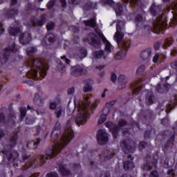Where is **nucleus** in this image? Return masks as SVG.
I'll return each instance as SVG.
<instances>
[{"instance_id":"nucleus-16","label":"nucleus","mask_w":177,"mask_h":177,"mask_svg":"<svg viewBox=\"0 0 177 177\" xmlns=\"http://www.w3.org/2000/svg\"><path fill=\"white\" fill-rule=\"evenodd\" d=\"M46 22V14H43L40 17V19L31 18L30 23L32 27H42Z\"/></svg>"},{"instance_id":"nucleus-13","label":"nucleus","mask_w":177,"mask_h":177,"mask_svg":"<svg viewBox=\"0 0 177 177\" xmlns=\"http://www.w3.org/2000/svg\"><path fill=\"white\" fill-rule=\"evenodd\" d=\"M139 119L144 122V124H146L147 127H149V125L147 124H150L151 121H153L156 119V115L154 114V112L153 111H149L147 112V115L140 113L139 115Z\"/></svg>"},{"instance_id":"nucleus-43","label":"nucleus","mask_w":177,"mask_h":177,"mask_svg":"<svg viewBox=\"0 0 177 177\" xmlns=\"http://www.w3.org/2000/svg\"><path fill=\"white\" fill-rule=\"evenodd\" d=\"M126 125H128V122H127L125 119H121L118 122V127H119L120 129L122 128V127H126Z\"/></svg>"},{"instance_id":"nucleus-22","label":"nucleus","mask_w":177,"mask_h":177,"mask_svg":"<svg viewBox=\"0 0 177 177\" xmlns=\"http://www.w3.org/2000/svg\"><path fill=\"white\" fill-rule=\"evenodd\" d=\"M162 10V6L160 5H156L153 3L149 9V12L151 16H158V14L161 13Z\"/></svg>"},{"instance_id":"nucleus-42","label":"nucleus","mask_w":177,"mask_h":177,"mask_svg":"<svg viewBox=\"0 0 177 177\" xmlns=\"http://www.w3.org/2000/svg\"><path fill=\"white\" fill-rule=\"evenodd\" d=\"M83 91H84V92H85V93H86L88 92H91L92 91V86H91V84H89L88 82L86 83L83 88Z\"/></svg>"},{"instance_id":"nucleus-10","label":"nucleus","mask_w":177,"mask_h":177,"mask_svg":"<svg viewBox=\"0 0 177 177\" xmlns=\"http://www.w3.org/2000/svg\"><path fill=\"white\" fill-rule=\"evenodd\" d=\"M143 82H145V77H142L131 84L130 89L133 95H138V93L142 91V88H143Z\"/></svg>"},{"instance_id":"nucleus-55","label":"nucleus","mask_w":177,"mask_h":177,"mask_svg":"<svg viewBox=\"0 0 177 177\" xmlns=\"http://www.w3.org/2000/svg\"><path fill=\"white\" fill-rule=\"evenodd\" d=\"M46 177H59V174L56 171H50L46 175Z\"/></svg>"},{"instance_id":"nucleus-4","label":"nucleus","mask_w":177,"mask_h":177,"mask_svg":"<svg viewBox=\"0 0 177 177\" xmlns=\"http://www.w3.org/2000/svg\"><path fill=\"white\" fill-rule=\"evenodd\" d=\"M120 23H121V20L117 21L116 32L114 35V39L116 41L118 48H120V50L115 55V59H116V60H122V59L127 56L128 49L131 48V40L128 39L122 41L124 35V32H122V27H121Z\"/></svg>"},{"instance_id":"nucleus-34","label":"nucleus","mask_w":177,"mask_h":177,"mask_svg":"<svg viewBox=\"0 0 177 177\" xmlns=\"http://www.w3.org/2000/svg\"><path fill=\"white\" fill-rule=\"evenodd\" d=\"M154 99L156 98L151 92L148 93L147 95H146V102L147 104H153L154 103Z\"/></svg>"},{"instance_id":"nucleus-51","label":"nucleus","mask_w":177,"mask_h":177,"mask_svg":"<svg viewBox=\"0 0 177 177\" xmlns=\"http://www.w3.org/2000/svg\"><path fill=\"white\" fill-rule=\"evenodd\" d=\"M146 146H147V142L146 141H142L138 144V149L143 150Z\"/></svg>"},{"instance_id":"nucleus-59","label":"nucleus","mask_w":177,"mask_h":177,"mask_svg":"<svg viewBox=\"0 0 177 177\" xmlns=\"http://www.w3.org/2000/svg\"><path fill=\"white\" fill-rule=\"evenodd\" d=\"M70 30L73 31L75 34L77 32H80V28L75 26H71L70 28Z\"/></svg>"},{"instance_id":"nucleus-28","label":"nucleus","mask_w":177,"mask_h":177,"mask_svg":"<svg viewBox=\"0 0 177 177\" xmlns=\"http://www.w3.org/2000/svg\"><path fill=\"white\" fill-rule=\"evenodd\" d=\"M150 56H151V48H147L140 54V57L142 60H147Z\"/></svg>"},{"instance_id":"nucleus-12","label":"nucleus","mask_w":177,"mask_h":177,"mask_svg":"<svg viewBox=\"0 0 177 177\" xmlns=\"http://www.w3.org/2000/svg\"><path fill=\"white\" fill-rule=\"evenodd\" d=\"M97 140L99 145H103L109 142V134L103 129L97 131Z\"/></svg>"},{"instance_id":"nucleus-8","label":"nucleus","mask_w":177,"mask_h":177,"mask_svg":"<svg viewBox=\"0 0 177 177\" xmlns=\"http://www.w3.org/2000/svg\"><path fill=\"white\" fill-rule=\"evenodd\" d=\"M19 46L16 45L15 43L3 49L4 53L0 55L1 64H6L9 60V57H10V53H16V52H19Z\"/></svg>"},{"instance_id":"nucleus-56","label":"nucleus","mask_w":177,"mask_h":177,"mask_svg":"<svg viewBox=\"0 0 177 177\" xmlns=\"http://www.w3.org/2000/svg\"><path fill=\"white\" fill-rule=\"evenodd\" d=\"M167 175L169 177H176V174H175V170H174V169L168 170Z\"/></svg>"},{"instance_id":"nucleus-6","label":"nucleus","mask_w":177,"mask_h":177,"mask_svg":"<svg viewBox=\"0 0 177 177\" xmlns=\"http://www.w3.org/2000/svg\"><path fill=\"white\" fill-rule=\"evenodd\" d=\"M95 32H91L87 36L86 41L93 48H100L102 46V41L104 44L109 42V40L106 39L103 33L97 32V30H95Z\"/></svg>"},{"instance_id":"nucleus-46","label":"nucleus","mask_w":177,"mask_h":177,"mask_svg":"<svg viewBox=\"0 0 177 177\" xmlns=\"http://www.w3.org/2000/svg\"><path fill=\"white\" fill-rule=\"evenodd\" d=\"M145 68H146L145 65L140 66L136 71V75H142L143 71H145Z\"/></svg>"},{"instance_id":"nucleus-31","label":"nucleus","mask_w":177,"mask_h":177,"mask_svg":"<svg viewBox=\"0 0 177 177\" xmlns=\"http://www.w3.org/2000/svg\"><path fill=\"white\" fill-rule=\"evenodd\" d=\"M151 129L149 130H147L144 133V139L147 140V139H150V136H151V133L156 135V129L153 128L150 126Z\"/></svg>"},{"instance_id":"nucleus-48","label":"nucleus","mask_w":177,"mask_h":177,"mask_svg":"<svg viewBox=\"0 0 177 177\" xmlns=\"http://www.w3.org/2000/svg\"><path fill=\"white\" fill-rule=\"evenodd\" d=\"M34 162L30 160L29 162L26 163V165L22 167L23 171H27V169H30L32 165H33Z\"/></svg>"},{"instance_id":"nucleus-54","label":"nucleus","mask_w":177,"mask_h":177,"mask_svg":"<svg viewBox=\"0 0 177 177\" xmlns=\"http://www.w3.org/2000/svg\"><path fill=\"white\" fill-rule=\"evenodd\" d=\"M68 2L71 5H80L82 3V0H69Z\"/></svg>"},{"instance_id":"nucleus-5","label":"nucleus","mask_w":177,"mask_h":177,"mask_svg":"<svg viewBox=\"0 0 177 177\" xmlns=\"http://www.w3.org/2000/svg\"><path fill=\"white\" fill-rule=\"evenodd\" d=\"M20 133V128L17 131H14V135L11 136L10 144L4 145L3 149L0 151L3 155V157H6L8 160V165H10L11 162H13L14 167L17 168L19 165L16 163L19 158V152L16 151H12V149L17 145V140L19 139V133Z\"/></svg>"},{"instance_id":"nucleus-35","label":"nucleus","mask_w":177,"mask_h":177,"mask_svg":"<svg viewBox=\"0 0 177 177\" xmlns=\"http://www.w3.org/2000/svg\"><path fill=\"white\" fill-rule=\"evenodd\" d=\"M19 32H20L19 27H10V29H9L10 35L16 37V35H18Z\"/></svg>"},{"instance_id":"nucleus-1","label":"nucleus","mask_w":177,"mask_h":177,"mask_svg":"<svg viewBox=\"0 0 177 177\" xmlns=\"http://www.w3.org/2000/svg\"><path fill=\"white\" fill-rule=\"evenodd\" d=\"M71 121V119L67 120V127L62 138H60V133H62V131L60 130V123L57 122L55 124L50 135L51 140H53L55 146H51L48 148L46 150L45 155L40 154L37 156L38 160H39L41 163L45 164L46 160H50V158L56 157L57 154H60L62 150H63V149H64V147L74 139L75 137L74 135V130H73V128L70 126Z\"/></svg>"},{"instance_id":"nucleus-21","label":"nucleus","mask_w":177,"mask_h":177,"mask_svg":"<svg viewBox=\"0 0 177 177\" xmlns=\"http://www.w3.org/2000/svg\"><path fill=\"white\" fill-rule=\"evenodd\" d=\"M19 41L21 45H27V44H30L31 41V34L28 32H24L20 35Z\"/></svg>"},{"instance_id":"nucleus-30","label":"nucleus","mask_w":177,"mask_h":177,"mask_svg":"<svg viewBox=\"0 0 177 177\" xmlns=\"http://www.w3.org/2000/svg\"><path fill=\"white\" fill-rule=\"evenodd\" d=\"M84 24L85 26H86V27L95 28V27H96V19L95 18H91L88 20L84 21Z\"/></svg>"},{"instance_id":"nucleus-14","label":"nucleus","mask_w":177,"mask_h":177,"mask_svg":"<svg viewBox=\"0 0 177 177\" xmlns=\"http://www.w3.org/2000/svg\"><path fill=\"white\" fill-rule=\"evenodd\" d=\"M120 147H122L124 153L126 154H131L135 153V147L131 146L129 140H124L120 142Z\"/></svg>"},{"instance_id":"nucleus-11","label":"nucleus","mask_w":177,"mask_h":177,"mask_svg":"<svg viewBox=\"0 0 177 177\" xmlns=\"http://www.w3.org/2000/svg\"><path fill=\"white\" fill-rule=\"evenodd\" d=\"M171 8V13L173 15V19H171L169 22L170 27H174V26H177V1L174 4H171L170 7L167 6L166 9L169 12V9Z\"/></svg>"},{"instance_id":"nucleus-24","label":"nucleus","mask_w":177,"mask_h":177,"mask_svg":"<svg viewBox=\"0 0 177 177\" xmlns=\"http://www.w3.org/2000/svg\"><path fill=\"white\" fill-rule=\"evenodd\" d=\"M112 8L115 10L116 16H121L122 15L123 8L121 3H115Z\"/></svg>"},{"instance_id":"nucleus-45","label":"nucleus","mask_w":177,"mask_h":177,"mask_svg":"<svg viewBox=\"0 0 177 177\" xmlns=\"http://www.w3.org/2000/svg\"><path fill=\"white\" fill-rule=\"evenodd\" d=\"M132 6H142V0H130Z\"/></svg>"},{"instance_id":"nucleus-18","label":"nucleus","mask_w":177,"mask_h":177,"mask_svg":"<svg viewBox=\"0 0 177 177\" xmlns=\"http://www.w3.org/2000/svg\"><path fill=\"white\" fill-rule=\"evenodd\" d=\"M127 158H129V160L123 162V168L124 171H132V169H133V167H135V164L133 163V157H132V155L129 154L127 155Z\"/></svg>"},{"instance_id":"nucleus-23","label":"nucleus","mask_w":177,"mask_h":177,"mask_svg":"<svg viewBox=\"0 0 177 177\" xmlns=\"http://www.w3.org/2000/svg\"><path fill=\"white\" fill-rule=\"evenodd\" d=\"M158 160L157 159H153L151 162H147L144 163V168L147 171H151L153 168H157V164Z\"/></svg>"},{"instance_id":"nucleus-49","label":"nucleus","mask_w":177,"mask_h":177,"mask_svg":"<svg viewBox=\"0 0 177 177\" xmlns=\"http://www.w3.org/2000/svg\"><path fill=\"white\" fill-rule=\"evenodd\" d=\"M55 22H53V21L49 22L46 25L47 30L52 31V30H53V28H55Z\"/></svg>"},{"instance_id":"nucleus-9","label":"nucleus","mask_w":177,"mask_h":177,"mask_svg":"<svg viewBox=\"0 0 177 177\" xmlns=\"http://www.w3.org/2000/svg\"><path fill=\"white\" fill-rule=\"evenodd\" d=\"M15 5H17V0H12L10 8L3 10L6 19H13L15 15L19 13V10H17V8H13Z\"/></svg>"},{"instance_id":"nucleus-25","label":"nucleus","mask_w":177,"mask_h":177,"mask_svg":"<svg viewBox=\"0 0 177 177\" xmlns=\"http://www.w3.org/2000/svg\"><path fill=\"white\" fill-rule=\"evenodd\" d=\"M55 62L57 64V68L61 74H64L66 73V65L62 62V59H55Z\"/></svg>"},{"instance_id":"nucleus-53","label":"nucleus","mask_w":177,"mask_h":177,"mask_svg":"<svg viewBox=\"0 0 177 177\" xmlns=\"http://www.w3.org/2000/svg\"><path fill=\"white\" fill-rule=\"evenodd\" d=\"M115 103H117V100H111L109 102H107L106 104V106L108 107V108H104V109H109L112 106H114V104H115Z\"/></svg>"},{"instance_id":"nucleus-26","label":"nucleus","mask_w":177,"mask_h":177,"mask_svg":"<svg viewBox=\"0 0 177 177\" xmlns=\"http://www.w3.org/2000/svg\"><path fill=\"white\" fill-rule=\"evenodd\" d=\"M118 82L120 84L118 86L119 89H124L127 86V81L125 80V75H120L118 77Z\"/></svg>"},{"instance_id":"nucleus-27","label":"nucleus","mask_w":177,"mask_h":177,"mask_svg":"<svg viewBox=\"0 0 177 177\" xmlns=\"http://www.w3.org/2000/svg\"><path fill=\"white\" fill-rule=\"evenodd\" d=\"M176 133H173L172 136L168 140L167 142L165 145L164 147L162 148L163 151L165 153L169 146H172L174 145V142H175Z\"/></svg>"},{"instance_id":"nucleus-36","label":"nucleus","mask_w":177,"mask_h":177,"mask_svg":"<svg viewBox=\"0 0 177 177\" xmlns=\"http://www.w3.org/2000/svg\"><path fill=\"white\" fill-rule=\"evenodd\" d=\"M99 158H100V161H101V162H104L106 161H107L108 160H111V158H113V154L111 153H108L107 155H99Z\"/></svg>"},{"instance_id":"nucleus-47","label":"nucleus","mask_w":177,"mask_h":177,"mask_svg":"<svg viewBox=\"0 0 177 177\" xmlns=\"http://www.w3.org/2000/svg\"><path fill=\"white\" fill-rule=\"evenodd\" d=\"M26 10H28V12H30V10H35L36 9V6L35 5H34V3H28L26 6Z\"/></svg>"},{"instance_id":"nucleus-50","label":"nucleus","mask_w":177,"mask_h":177,"mask_svg":"<svg viewBox=\"0 0 177 177\" xmlns=\"http://www.w3.org/2000/svg\"><path fill=\"white\" fill-rule=\"evenodd\" d=\"M80 55L82 57H86L88 55V51H86V49L85 48H81L80 49Z\"/></svg>"},{"instance_id":"nucleus-20","label":"nucleus","mask_w":177,"mask_h":177,"mask_svg":"<svg viewBox=\"0 0 177 177\" xmlns=\"http://www.w3.org/2000/svg\"><path fill=\"white\" fill-rule=\"evenodd\" d=\"M169 89H171V84L168 83H164L162 85L159 83L156 87V91L158 92V93H165V92H169Z\"/></svg>"},{"instance_id":"nucleus-44","label":"nucleus","mask_w":177,"mask_h":177,"mask_svg":"<svg viewBox=\"0 0 177 177\" xmlns=\"http://www.w3.org/2000/svg\"><path fill=\"white\" fill-rule=\"evenodd\" d=\"M102 2L104 5H109V6H111V8H113L115 4V2H114L113 0H102Z\"/></svg>"},{"instance_id":"nucleus-62","label":"nucleus","mask_w":177,"mask_h":177,"mask_svg":"<svg viewBox=\"0 0 177 177\" xmlns=\"http://www.w3.org/2000/svg\"><path fill=\"white\" fill-rule=\"evenodd\" d=\"M8 118L9 121H12L13 118H15V113L10 111L8 115Z\"/></svg>"},{"instance_id":"nucleus-32","label":"nucleus","mask_w":177,"mask_h":177,"mask_svg":"<svg viewBox=\"0 0 177 177\" xmlns=\"http://www.w3.org/2000/svg\"><path fill=\"white\" fill-rule=\"evenodd\" d=\"M106 113H104L102 115H101L98 119V124H103V122H104L106 121V120H107V115L110 113V109H104L103 111H106Z\"/></svg>"},{"instance_id":"nucleus-3","label":"nucleus","mask_w":177,"mask_h":177,"mask_svg":"<svg viewBox=\"0 0 177 177\" xmlns=\"http://www.w3.org/2000/svg\"><path fill=\"white\" fill-rule=\"evenodd\" d=\"M135 21L137 30L142 29V34L145 37H149L151 32H154V34H164L168 28L167 14L165 12L161 16L156 17L155 19H150L149 21H145L143 16L138 14L135 17ZM139 23H143V24L140 26Z\"/></svg>"},{"instance_id":"nucleus-38","label":"nucleus","mask_w":177,"mask_h":177,"mask_svg":"<svg viewBox=\"0 0 177 177\" xmlns=\"http://www.w3.org/2000/svg\"><path fill=\"white\" fill-rule=\"evenodd\" d=\"M104 55V51L103 50H98V51H94L93 53V56L95 59H101Z\"/></svg>"},{"instance_id":"nucleus-19","label":"nucleus","mask_w":177,"mask_h":177,"mask_svg":"<svg viewBox=\"0 0 177 177\" xmlns=\"http://www.w3.org/2000/svg\"><path fill=\"white\" fill-rule=\"evenodd\" d=\"M59 172L62 176H70L71 175V171L67 169V164L64 162H60L59 163Z\"/></svg>"},{"instance_id":"nucleus-15","label":"nucleus","mask_w":177,"mask_h":177,"mask_svg":"<svg viewBox=\"0 0 177 177\" xmlns=\"http://www.w3.org/2000/svg\"><path fill=\"white\" fill-rule=\"evenodd\" d=\"M71 73L73 77H80V75H85L88 73V70L80 65H76L71 68Z\"/></svg>"},{"instance_id":"nucleus-7","label":"nucleus","mask_w":177,"mask_h":177,"mask_svg":"<svg viewBox=\"0 0 177 177\" xmlns=\"http://www.w3.org/2000/svg\"><path fill=\"white\" fill-rule=\"evenodd\" d=\"M78 113L75 123L77 127H81V125L86 124V121L89 118V112L86 111V104L84 101H81L78 104Z\"/></svg>"},{"instance_id":"nucleus-2","label":"nucleus","mask_w":177,"mask_h":177,"mask_svg":"<svg viewBox=\"0 0 177 177\" xmlns=\"http://www.w3.org/2000/svg\"><path fill=\"white\" fill-rule=\"evenodd\" d=\"M26 51L27 56L30 57L25 61V67L30 68L26 73L28 78L35 81L45 78L47 71L49 70V64L32 57L34 53L37 52L35 47H28Z\"/></svg>"},{"instance_id":"nucleus-57","label":"nucleus","mask_w":177,"mask_h":177,"mask_svg":"<svg viewBox=\"0 0 177 177\" xmlns=\"http://www.w3.org/2000/svg\"><path fill=\"white\" fill-rule=\"evenodd\" d=\"M160 124L165 127V125H168V124H169V120L167 118H164L161 120Z\"/></svg>"},{"instance_id":"nucleus-37","label":"nucleus","mask_w":177,"mask_h":177,"mask_svg":"<svg viewBox=\"0 0 177 177\" xmlns=\"http://www.w3.org/2000/svg\"><path fill=\"white\" fill-rule=\"evenodd\" d=\"M19 111H20L19 121H23V120H24V118L27 115V108L21 107L19 109Z\"/></svg>"},{"instance_id":"nucleus-40","label":"nucleus","mask_w":177,"mask_h":177,"mask_svg":"<svg viewBox=\"0 0 177 177\" xmlns=\"http://www.w3.org/2000/svg\"><path fill=\"white\" fill-rule=\"evenodd\" d=\"M73 165V169L74 172H78L80 169H81V164L80 163H70L69 167H71Z\"/></svg>"},{"instance_id":"nucleus-33","label":"nucleus","mask_w":177,"mask_h":177,"mask_svg":"<svg viewBox=\"0 0 177 177\" xmlns=\"http://www.w3.org/2000/svg\"><path fill=\"white\" fill-rule=\"evenodd\" d=\"M33 102L36 106H41L44 104V100L41 99V97L38 93H36L35 95V97L33 98Z\"/></svg>"},{"instance_id":"nucleus-52","label":"nucleus","mask_w":177,"mask_h":177,"mask_svg":"<svg viewBox=\"0 0 177 177\" xmlns=\"http://www.w3.org/2000/svg\"><path fill=\"white\" fill-rule=\"evenodd\" d=\"M55 3H56L55 0H50L48 3H47V8L48 9H52L55 6Z\"/></svg>"},{"instance_id":"nucleus-60","label":"nucleus","mask_w":177,"mask_h":177,"mask_svg":"<svg viewBox=\"0 0 177 177\" xmlns=\"http://www.w3.org/2000/svg\"><path fill=\"white\" fill-rule=\"evenodd\" d=\"M111 81L113 83L117 82V75L114 73H112L111 75Z\"/></svg>"},{"instance_id":"nucleus-58","label":"nucleus","mask_w":177,"mask_h":177,"mask_svg":"<svg viewBox=\"0 0 177 177\" xmlns=\"http://www.w3.org/2000/svg\"><path fill=\"white\" fill-rule=\"evenodd\" d=\"M62 111H63L62 110V108H59L55 111V114L57 118H60V117H62Z\"/></svg>"},{"instance_id":"nucleus-41","label":"nucleus","mask_w":177,"mask_h":177,"mask_svg":"<svg viewBox=\"0 0 177 177\" xmlns=\"http://www.w3.org/2000/svg\"><path fill=\"white\" fill-rule=\"evenodd\" d=\"M42 141V138H38L36 140H33V149L34 150H37L38 149V146L41 145V142Z\"/></svg>"},{"instance_id":"nucleus-17","label":"nucleus","mask_w":177,"mask_h":177,"mask_svg":"<svg viewBox=\"0 0 177 177\" xmlns=\"http://www.w3.org/2000/svg\"><path fill=\"white\" fill-rule=\"evenodd\" d=\"M106 127L107 128H109V129L113 135V139H117V138H118V134L120 133V131L121 130L120 127H118L117 124H113V123H106Z\"/></svg>"},{"instance_id":"nucleus-63","label":"nucleus","mask_w":177,"mask_h":177,"mask_svg":"<svg viewBox=\"0 0 177 177\" xmlns=\"http://www.w3.org/2000/svg\"><path fill=\"white\" fill-rule=\"evenodd\" d=\"M150 177H158V171L153 170L150 174Z\"/></svg>"},{"instance_id":"nucleus-61","label":"nucleus","mask_w":177,"mask_h":177,"mask_svg":"<svg viewBox=\"0 0 177 177\" xmlns=\"http://www.w3.org/2000/svg\"><path fill=\"white\" fill-rule=\"evenodd\" d=\"M105 50H108V52H111V43L110 41H107L105 45Z\"/></svg>"},{"instance_id":"nucleus-29","label":"nucleus","mask_w":177,"mask_h":177,"mask_svg":"<svg viewBox=\"0 0 177 177\" xmlns=\"http://www.w3.org/2000/svg\"><path fill=\"white\" fill-rule=\"evenodd\" d=\"M83 9L84 10H92V9H97V3L88 2L83 6Z\"/></svg>"},{"instance_id":"nucleus-39","label":"nucleus","mask_w":177,"mask_h":177,"mask_svg":"<svg viewBox=\"0 0 177 177\" xmlns=\"http://www.w3.org/2000/svg\"><path fill=\"white\" fill-rule=\"evenodd\" d=\"M47 37H48V41L49 44H55V42H56V35L55 34L48 33Z\"/></svg>"},{"instance_id":"nucleus-64","label":"nucleus","mask_w":177,"mask_h":177,"mask_svg":"<svg viewBox=\"0 0 177 177\" xmlns=\"http://www.w3.org/2000/svg\"><path fill=\"white\" fill-rule=\"evenodd\" d=\"M171 67H172L174 70H176V71H177V61L172 62L171 64Z\"/></svg>"}]
</instances>
